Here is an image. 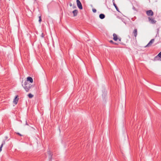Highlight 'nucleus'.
Listing matches in <instances>:
<instances>
[{"label":"nucleus","mask_w":161,"mask_h":161,"mask_svg":"<svg viewBox=\"0 0 161 161\" xmlns=\"http://www.w3.org/2000/svg\"><path fill=\"white\" fill-rule=\"evenodd\" d=\"M22 85L27 92H29L32 86V85L31 84L29 83L27 81H25L24 83V85H23V84H22Z\"/></svg>","instance_id":"f257e3e1"},{"label":"nucleus","mask_w":161,"mask_h":161,"mask_svg":"<svg viewBox=\"0 0 161 161\" xmlns=\"http://www.w3.org/2000/svg\"><path fill=\"white\" fill-rule=\"evenodd\" d=\"M76 3L77 7L80 9H82L83 7L81 2L79 0H76Z\"/></svg>","instance_id":"f03ea898"},{"label":"nucleus","mask_w":161,"mask_h":161,"mask_svg":"<svg viewBox=\"0 0 161 161\" xmlns=\"http://www.w3.org/2000/svg\"><path fill=\"white\" fill-rule=\"evenodd\" d=\"M146 14L148 16H151L153 15V13L151 10H150L146 11Z\"/></svg>","instance_id":"7ed1b4c3"},{"label":"nucleus","mask_w":161,"mask_h":161,"mask_svg":"<svg viewBox=\"0 0 161 161\" xmlns=\"http://www.w3.org/2000/svg\"><path fill=\"white\" fill-rule=\"evenodd\" d=\"M148 19L149 21L152 24H155L156 22V21L153 18L148 17Z\"/></svg>","instance_id":"20e7f679"},{"label":"nucleus","mask_w":161,"mask_h":161,"mask_svg":"<svg viewBox=\"0 0 161 161\" xmlns=\"http://www.w3.org/2000/svg\"><path fill=\"white\" fill-rule=\"evenodd\" d=\"M154 39H151L149 42L147 44L146 46H145V47H149V46H151L153 43L154 42Z\"/></svg>","instance_id":"39448f33"},{"label":"nucleus","mask_w":161,"mask_h":161,"mask_svg":"<svg viewBox=\"0 0 161 161\" xmlns=\"http://www.w3.org/2000/svg\"><path fill=\"white\" fill-rule=\"evenodd\" d=\"M18 100L19 98H18V96H16L14 99L13 103L15 104H16L18 102Z\"/></svg>","instance_id":"423d86ee"},{"label":"nucleus","mask_w":161,"mask_h":161,"mask_svg":"<svg viewBox=\"0 0 161 161\" xmlns=\"http://www.w3.org/2000/svg\"><path fill=\"white\" fill-rule=\"evenodd\" d=\"M26 81H27L28 82L29 81L30 83H32L33 82V80L31 77L29 76L27 77V80Z\"/></svg>","instance_id":"0eeeda50"},{"label":"nucleus","mask_w":161,"mask_h":161,"mask_svg":"<svg viewBox=\"0 0 161 161\" xmlns=\"http://www.w3.org/2000/svg\"><path fill=\"white\" fill-rule=\"evenodd\" d=\"M137 30L136 29H135L133 32V34H134L135 37H136L137 36Z\"/></svg>","instance_id":"6e6552de"},{"label":"nucleus","mask_w":161,"mask_h":161,"mask_svg":"<svg viewBox=\"0 0 161 161\" xmlns=\"http://www.w3.org/2000/svg\"><path fill=\"white\" fill-rule=\"evenodd\" d=\"M78 10L76 9L74 10L72 12L73 14V16H77L78 14Z\"/></svg>","instance_id":"1a4fd4ad"},{"label":"nucleus","mask_w":161,"mask_h":161,"mask_svg":"<svg viewBox=\"0 0 161 161\" xmlns=\"http://www.w3.org/2000/svg\"><path fill=\"white\" fill-rule=\"evenodd\" d=\"M113 39L115 41H116L117 40H118V37H117V35H116V34H115V33H114L113 35Z\"/></svg>","instance_id":"9d476101"},{"label":"nucleus","mask_w":161,"mask_h":161,"mask_svg":"<svg viewBox=\"0 0 161 161\" xmlns=\"http://www.w3.org/2000/svg\"><path fill=\"white\" fill-rule=\"evenodd\" d=\"M49 155V158L50 160H51L52 158V154L51 153V152L49 151L47 153Z\"/></svg>","instance_id":"9b49d317"},{"label":"nucleus","mask_w":161,"mask_h":161,"mask_svg":"<svg viewBox=\"0 0 161 161\" xmlns=\"http://www.w3.org/2000/svg\"><path fill=\"white\" fill-rule=\"evenodd\" d=\"M99 17L100 19H103L104 18L105 15L104 14H101L99 15Z\"/></svg>","instance_id":"f8f14e48"},{"label":"nucleus","mask_w":161,"mask_h":161,"mask_svg":"<svg viewBox=\"0 0 161 161\" xmlns=\"http://www.w3.org/2000/svg\"><path fill=\"white\" fill-rule=\"evenodd\" d=\"M5 141H3L0 147V152L2 151V148L3 145L5 144Z\"/></svg>","instance_id":"ddd939ff"},{"label":"nucleus","mask_w":161,"mask_h":161,"mask_svg":"<svg viewBox=\"0 0 161 161\" xmlns=\"http://www.w3.org/2000/svg\"><path fill=\"white\" fill-rule=\"evenodd\" d=\"M113 5L114 6V7H115L116 10L119 12V9L118 8L116 4L114 3H113Z\"/></svg>","instance_id":"4468645a"},{"label":"nucleus","mask_w":161,"mask_h":161,"mask_svg":"<svg viewBox=\"0 0 161 161\" xmlns=\"http://www.w3.org/2000/svg\"><path fill=\"white\" fill-rule=\"evenodd\" d=\"M28 96L29 98H32L33 97V95L31 93H29L28 95Z\"/></svg>","instance_id":"2eb2a0df"},{"label":"nucleus","mask_w":161,"mask_h":161,"mask_svg":"<svg viewBox=\"0 0 161 161\" xmlns=\"http://www.w3.org/2000/svg\"><path fill=\"white\" fill-rule=\"evenodd\" d=\"M92 11L93 13H96L97 11L96 9L95 8H93L92 9Z\"/></svg>","instance_id":"dca6fc26"},{"label":"nucleus","mask_w":161,"mask_h":161,"mask_svg":"<svg viewBox=\"0 0 161 161\" xmlns=\"http://www.w3.org/2000/svg\"><path fill=\"white\" fill-rule=\"evenodd\" d=\"M109 42L111 43H113V44H117L116 43H114V42H113V41L112 40H110Z\"/></svg>","instance_id":"f3484780"},{"label":"nucleus","mask_w":161,"mask_h":161,"mask_svg":"<svg viewBox=\"0 0 161 161\" xmlns=\"http://www.w3.org/2000/svg\"><path fill=\"white\" fill-rule=\"evenodd\" d=\"M17 134L19 135V136H22V135H21L20 133H17Z\"/></svg>","instance_id":"a211bd4d"},{"label":"nucleus","mask_w":161,"mask_h":161,"mask_svg":"<svg viewBox=\"0 0 161 161\" xmlns=\"http://www.w3.org/2000/svg\"><path fill=\"white\" fill-rule=\"evenodd\" d=\"M118 40H119V41H120H120H121V38H120V37H119V38H118Z\"/></svg>","instance_id":"6ab92c4d"},{"label":"nucleus","mask_w":161,"mask_h":161,"mask_svg":"<svg viewBox=\"0 0 161 161\" xmlns=\"http://www.w3.org/2000/svg\"><path fill=\"white\" fill-rule=\"evenodd\" d=\"M41 21H42V18H40V19H39V22L40 23Z\"/></svg>","instance_id":"aec40b11"},{"label":"nucleus","mask_w":161,"mask_h":161,"mask_svg":"<svg viewBox=\"0 0 161 161\" xmlns=\"http://www.w3.org/2000/svg\"><path fill=\"white\" fill-rule=\"evenodd\" d=\"M41 36H42V37H44V34H43V33H42V35H41Z\"/></svg>","instance_id":"412c9836"},{"label":"nucleus","mask_w":161,"mask_h":161,"mask_svg":"<svg viewBox=\"0 0 161 161\" xmlns=\"http://www.w3.org/2000/svg\"><path fill=\"white\" fill-rule=\"evenodd\" d=\"M69 5H70V6H72V3H70V4H69Z\"/></svg>","instance_id":"4be33fe9"},{"label":"nucleus","mask_w":161,"mask_h":161,"mask_svg":"<svg viewBox=\"0 0 161 161\" xmlns=\"http://www.w3.org/2000/svg\"><path fill=\"white\" fill-rule=\"evenodd\" d=\"M113 3H114V0H112Z\"/></svg>","instance_id":"5701e85b"},{"label":"nucleus","mask_w":161,"mask_h":161,"mask_svg":"<svg viewBox=\"0 0 161 161\" xmlns=\"http://www.w3.org/2000/svg\"><path fill=\"white\" fill-rule=\"evenodd\" d=\"M39 19H40V18H41V16H39Z\"/></svg>","instance_id":"b1692460"},{"label":"nucleus","mask_w":161,"mask_h":161,"mask_svg":"<svg viewBox=\"0 0 161 161\" xmlns=\"http://www.w3.org/2000/svg\"><path fill=\"white\" fill-rule=\"evenodd\" d=\"M26 125H28V124H27V122H26Z\"/></svg>","instance_id":"393cba45"},{"label":"nucleus","mask_w":161,"mask_h":161,"mask_svg":"<svg viewBox=\"0 0 161 161\" xmlns=\"http://www.w3.org/2000/svg\"><path fill=\"white\" fill-rule=\"evenodd\" d=\"M75 6L73 7V8H75Z\"/></svg>","instance_id":"a878e982"}]
</instances>
